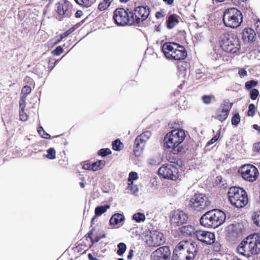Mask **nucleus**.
Returning a JSON list of instances; mask_svg holds the SVG:
<instances>
[{
  "instance_id": "nucleus-1",
  "label": "nucleus",
  "mask_w": 260,
  "mask_h": 260,
  "mask_svg": "<svg viewBox=\"0 0 260 260\" xmlns=\"http://www.w3.org/2000/svg\"><path fill=\"white\" fill-rule=\"evenodd\" d=\"M238 253L247 257L260 252V234H253L244 239L237 248Z\"/></svg>"
},
{
  "instance_id": "nucleus-2",
  "label": "nucleus",
  "mask_w": 260,
  "mask_h": 260,
  "mask_svg": "<svg viewBox=\"0 0 260 260\" xmlns=\"http://www.w3.org/2000/svg\"><path fill=\"white\" fill-rule=\"evenodd\" d=\"M225 214L219 209L211 210L205 213L200 218V223L205 227L217 228L224 223Z\"/></svg>"
},
{
  "instance_id": "nucleus-3",
  "label": "nucleus",
  "mask_w": 260,
  "mask_h": 260,
  "mask_svg": "<svg viewBox=\"0 0 260 260\" xmlns=\"http://www.w3.org/2000/svg\"><path fill=\"white\" fill-rule=\"evenodd\" d=\"M161 49L166 58L169 59L181 60L187 56L185 48L177 43H165Z\"/></svg>"
},
{
  "instance_id": "nucleus-4",
  "label": "nucleus",
  "mask_w": 260,
  "mask_h": 260,
  "mask_svg": "<svg viewBox=\"0 0 260 260\" xmlns=\"http://www.w3.org/2000/svg\"><path fill=\"white\" fill-rule=\"evenodd\" d=\"M228 196L231 205L237 208L244 207L248 202L246 192L239 187H231L228 190Z\"/></svg>"
},
{
  "instance_id": "nucleus-5",
  "label": "nucleus",
  "mask_w": 260,
  "mask_h": 260,
  "mask_svg": "<svg viewBox=\"0 0 260 260\" xmlns=\"http://www.w3.org/2000/svg\"><path fill=\"white\" fill-rule=\"evenodd\" d=\"M219 43L222 50L226 52L235 53L240 48L239 40L233 33H224L219 38Z\"/></svg>"
},
{
  "instance_id": "nucleus-6",
  "label": "nucleus",
  "mask_w": 260,
  "mask_h": 260,
  "mask_svg": "<svg viewBox=\"0 0 260 260\" xmlns=\"http://www.w3.org/2000/svg\"><path fill=\"white\" fill-rule=\"evenodd\" d=\"M223 21L226 27L237 28L243 21L242 13L235 8L227 9L223 15Z\"/></svg>"
},
{
  "instance_id": "nucleus-7",
  "label": "nucleus",
  "mask_w": 260,
  "mask_h": 260,
  "mask_svg": "<svg viewBox=\"0 0 260 260\" xmlns=\"http://www.w3.org/2000/svg\"><path fill=\"white\" fill-rule=\"evenodd\" d=\"M185 137L184 130L175 129L168 133L164 138V146L167 149H175L182 143Z\"/></svg>"
},
{
  "instance_id": "nucleus-8",
  "label": "nucleus",
  "mask_w": 260,
  "mask_h": 260,
  "mask_svg": "<svg viewBox=\"0 0 260 260\" xmlns=\"http://www.w3.org/2000/svg\"><path fill=\"white\" fill-rule=\"evenodd\" d=\"M192 191L191 188H189L187 191L188 196L190 195L191 197L189 203L190 208L194 210L200 211L210 205L211 203L206 196L199 193H194L192 194Z\"/></svg>"
},
{
  "instance_id": "nucleus-9",
  "label": "nucleus",
  "mask_w": 260,
  "mask_h": 260,
  "mask_svg": "<svg viewBox=\"0 0 260 260\" xmlns=\"http://www.w3.org/2000/svg\"><path fill=\"white\" fill-rule=\"evenodd\" d=\"M133 12L128 9L117 8L114 12L113 19L119 26L134 24Z\"/></svg>"
},
{
  "instance_id": "nucleus-10",
  "label": "nucleus",
  "mask_w": 260,
  "mask_h": 260,
  "mask_svg": "<svg viewBox=\"0 0 260 260\" xmlns=\"http://www.w3.org/2000/svg\"><path fill=\"white\" fill-rule=\"evenodd\" d=\"M177 251H182L185 259L193 260L198 250V247L196 242L189 241L180 242L176 246Z\"/></svg>"
},
{
  "instance_id": "nucleus-11",
  "label": "nucleus",
  "mask_w": 260,
  "mask_h": 260,
  "mask_svg": "<svg viewBox=\"0 0 260 260\" xmlns=\"http://www.w3.org/2000/svg\"><path fill=\"white\" fill-rule=\"evenodd\" d=\"M158 173L160 177L171 180H176L179 177L177 167L171 164L162 165L159 168Z\"/></svg>"
},
{
  "instance_id": "nucleus-12",
  "label": "nucleus",
  "mask_w": 260,
  "mask_h": 260,
  "mask_svg": "<svg viewBox=\"0 0 260 260\" xmlns=\"http://www.w3.org/2000/svg\"><path fill=\"white\" fill-rule=\"evenodd\" d=\"M240 173L244 180L250 182L255 181L259 175L257 169L250 164L243 166L241 168Z\"/></svg>"
},
{
  "instance_id": "nucleus-13",
  "label": "nucleus",
  "mask_w": 260,
  "mask_h": 260,
  "mask_svg": "<svg viewBox=\"0 0 260 260\" xmlns=\"http://www.w3.org/2000/svg\"><path fill=\"white\" fill-rule=\"evenodd\" d=\"M232 106L233 103L224 101L217 109L215 115L212 117L221 122L224 121L227 118Z\"/></svg>"
},
{
  "instance_id": "nucleus-14",
  "label": "nucleus",
  "mask_w": 260,
  "mask_h": 260,
  "mask_svg": "<svg viewBox=\"0 0 260 260\" xmlns=\"http://www.w3.org/2000/svg\"><path fill=\"white\" fill-rule=\"evenodd\" d=\"M145 242L149 246H158L165 242L164 235L157 231L150 232L149 236L145 237Z\"/></svg>"
},
{
  "instance_id": "nucleus-15",
  "label": "nucleus",
  "mask_w": 260,
  "mask_h": 260,
  "mask_svg": "<svg viewBox=\"0 0 260 260\" xmlns=\"http://www.w3.org/2000/svg\"><path fill=\"white\" fill-rule=\"evenodd\" d=\"M149 13V9L147 7L139 6L136 8L135 12H133L134 24H139L140 22L145 20Z\"/></svg>"
},
{
  "instance_id": "nucleus-16",
  "label": "nucleus",
  "mask_w": 260,
  "mask_h": 260,
  "mask_svg": "<svg viewBox=\"0 0 260 260\" xmlns=\"http://www.w3.org/2000/svg\"><path fill=\"white\" fill-rule=\"evenodd\" d=\"M171 254L168 246H161L152 253L151 257L152 260H170Z\"/></svg>"
},
{
  "instance_id": "nucleus-17",
  "label": "nucleus",
  "mask_w": 260,
  "mask_h": 260,
  "mask_svg": "<svg viewBox=\"0 0 260 260\" xmlns=\"http://www.w3.org/2000/svg\"><path fill=\"white\" fill-rule=\"evenodd\" d=\"M72 6L71 3L67 0L59 2L57 4L56 12L59 15L70 17L72 15Z\"/></svg>"
},
{
  "instance_id": "nucleus-18",
  "label": "nucleus",
  "mask_w": 260,
  "mask_h": 260,
  "mask_svg": "<svg viewBox=\"0 0 260 260\" xmlns=\"http://www.w3.org/2000/svg\"><path fill=\"white\" fill-rule=\"evenodd\" d=\"M196 238L199 241L206 244L214 243L215 239V235L213 233L202 230L196 232Z\"/></svg>"
},
{
  "instance_id": "nucleus-19",
  "label": "nucleus",
  "mask_w": 260,
  "mask_h": 260,
  "mask_svg": "<svg viewBox=\"0 0 260 260\" xmlns=\"http://www.w3.org/2000/svg\"><path fill=\"white\" fill-rule=\"evenodd\" d=\"M188 216L186 213L180 210L173 212L171 217V224L174 226H178L179 224H183L187 221Z\"/></svg>"
},
{
  "instance_id": "nucleus-20",
  "label": "nucleus",
  "mask_w": 260,
  "mask_h": 260,
  "mask_svg": "<svg viewBox=\"0 0 260 260\" xmlns=\"http://www.w3.org/2000/svg\"><path fill=\"white\" fill-rule=\"evenodd\" d=\"M255 37V32L254 30L250 28H245L242 34V38L245 42L253 41Z\"/></svg>"
},
{
  "instance_id": "nucleus-21",
  "label": "nucleus",
  "mask_w": 260,
  "mask_h": 260,
  "mask_svg": "<svg viewBox=\"0 0 260 260\" xmlns=\"http://www.w3.org/2000/svg\"><path fill=\"white\" fill-rule=\"evenodd\" d=\"M198 230H196L192 225H185L181 228V233L186 236H189L192 237H196V232Z\"/></svg>"
},
{
  "instance_id": "nucleus-22",
  "label": "nucleus",
  "mask_w": 260,
  "mask_h": 260,
  "mask_svg": "<svg viewBox=\"0 0 260 260\" xmlns=\"http://www.w3.org/2000/svg\"><path fill=\"white\" fill-rule=\"evenodd\" d=\"M124 216L122 214L120 213H116L114 214L110 219V223L111 225H117L121 222L124 220Z\"/></svg>"
},
{
  "instance_id": "nucleus-23",
  "label": "nucleus",
  "mask_w": 260,
  "mask_h": 260,
  "mask_svg": "<svg viewBox=\"0 0 260 260\" xmlns=\"http://www.w3.org/2000/svg\"><path fill=\"white\" fill-rule=\"evenodd\" d=\"M147 140H144L143 138H141L138 136L135 140V145L137 148V150H135V151H139L140 150H142Z\"/></svg>"
},
{
  "instance_id": "nucleus-24",
  "label": "nucleus",
  "mask_w": 260,
  "mask_h": 260,
  "mask_svg": "<svg viewBox=\"0 0 260 260\" xmlns=\"http://www.w3.org/2000/svg\"><path fill=\"white\" fill-rule=\"evenodd\" d=\"M179 21L177 19V16L176 15H171L169 16L167 21L168 28L171 29L173 28Z\"/></svg>"
},
{
  "instance_id": "nucleus-25",
  "label": "nucleus",
  "mask_w": 260,
  "mask_h": 260,
  "mask_svg": "<svg viewBox=\"0 0 260 260\" xmlns=\"http://www.w3.org/2000/svg\"><path fill=\"white\" fill-rule=\"evenodd\" d=\"M184 255V254L182 252V251H177L176 247L173 252L172 260H184V259H185V257L184 256V255Z\"/></svg>"
},
{
  "instance_id": "nucleus-26",
  "label": "nucleus",
  "mask_w": 260,
  "mask_h": 260,
  "mask_svg": "<svg viewBox=\"0 0 260 260\" xmlns=\"http://www.w3.org/2000/svg\"><path fill=\"white\" fill-rule=\"evenodd\" d=\"M110 208L109 205L98 206L95 209V216H100Z\"/></svg>"
},
{
  "instance_id": "nucleus-27",
  "label": "nucleus",
  "mask_w": 260,
  "mask_h": 260,
  "mask_svg": "<svg viewBox=\"0 0 260 260\" xmlns=\"http://www.w3.org/2000/svg\"><path fill=\"white\" fill-rule=\"evenodd\" d=\"M105 165V161L104 160H100L92 163V170L96 171L98 170L102 169Z\"/></svg>"
},
{
  "instance_id": "nucleus-28",
  "label": "nucleus",
  "mask_w": 260,
  "mask_h": 260,
  "mask_svg": "<svg viewBox=\"0 0 260 260\" xmlns=\"http://www.w3.org/2000/svg\"><path fill=\"white\" fill-rule=\"evenodd\" d=\"M252 219L255 225L260 227V211H255L253 213Z\"/></svg>"
},
{
  "instance_id": "nucleus-29",
  "label": "nucleus",
  "mask_w": 260,
  "mask_h": 260,
  "mask_svg": "<svg viewBox=\"0 0 260 260\" xmlns=\"http://www.w3.org/2000/svg\"><path fill=\"white\" fill-rule=\"evenodd\" d=\"M133 219L137 222L144 221L145 220V216L142 213H137L133 215Z\"/></svg>"
},
{
  "instance_id": "nucleus-30",
  "label": "nucleus",
  "mask_w": 260,
  "mask_h": 260,
  "mask_svg": "<svg viewBox=\"0 0 260 260\" xmlns=\"http://www.w3.org/2000/svg\"><path fill=\"white\" fill-rule=\"evenodd\" d=\"M46 157L49 159H54L56 157V151L53 148H50L47 150Z\"/></svg>"
},
{
  "instance_id": "nucleus-31",
  "label": "nucleus",
  "mask_w": 260,
  "mask_h": 260,
  "mask_svg": "<svg viewBox=\"0 0 260 260\" xmlns=\"http://www.w3.org/2000/svg\"><path fill=\"white\" fill-rule=\"evenodd\" d=\"M117 247L118 249L117 251V253L120 256L122 255L126 249L125 244L124 243H120L118 244Z\"/></svg>"
},
{
  "instance_id": "nucleus-32",
  "label": "nucleus",
  "mask_w": 260,
  "mask_h": 260,
  "mask_svg": "<svg viewBox=\"0 0 260 260\" xmlns=\"http://www.w3.org/2000/svg\"><path fill=\"white\" fill-rule=\"evenodd\" d=\"M77 4L79 5L84 6L86 8L89 7L92 4L90 0H74Z\"/></svg>"
},
{
  "instance_id": "nucleus-33",
  "label": "nucleus",
  "mask_w": 260,
  "mask_h": 260,
  "mask_svg": "<svg viewBox=\"0 0 260 260\" xmlns=\"http://www.w3.org/2000/svg\"><path fill=\"white\" fill-rule=\"evenodd\" d=\"M110 6L108 4V3H107L105 0H103L99 4L98 9L100 11H103L106 10Z\"/></svg>"
},
{
  "instance_id": "nucleus-34",
  "label": "nucleus",
  "mask_w": 260,
  "mask_h": 260,
  "mask_svg": "<svg viewBox=\"0 0 260 260\" xmlns=\"http://www.w3.org/2000/svg\"><path fill=\"white\" fill-rule=\"evenodd\" d=\"M38 132L41 136L45 139H50V136L47 134L43 129L42 127H39L38 128Z\"/></svg>"
},
{
  "instance_id": "nucleus-35",
  "label": "nucleus",
  "mask_w": 260,
  "mask_h": 260,
  "mask_svg": "<svg viewBox=\"0 0 260 260\" xmlns=\"http://www.w3.org/2000/svg\"><path fill=\"white\" fill-rule=\"evenodd\" d=\"M122 145V144L121 143L120 140H115L112 144L113 149L116 151L120 150L121 148V146Z\"/></svg>"
},
{
  "instance_id": "nucleus-36",
  "label": "nucleus",
  "mask_w": 260,
  "mask_h": 260,
  "mask_svg": "<svg viewBox=\"0 0 260 260\" xmlns=\"http://www.w3.org/2000/svg\"><path fill=\"white\" fill-rule=\"evenodd\" d=\"M111 153V151L109 148L101 149L98 151V154L102 157H105Z\"/></svg>"
},
{
  "instance_id": "nucleus-37",
  "label": "nucleus",
  "mask_w": 260,
  "mask_h": 260,
  "mask_svg": "<svg viewBox=\"0 0 260 260\" xmlns=\"http://www.w3.org/2000/svg\"><path fill=\"white\" fill-rule=\"evenodd\" d=\"M213 99H214V96L213 95H205L202 97V101L205 104H210Z\"/></svg>"
},
{
  "instance_id": "nucleus-38",
  "label": "nucleus",
  "mask_w": 260,
  "mask_h": 260,
  "mask_svg": "<svg viewBox=\"0 0 260 260\" xmlns=\"http://www.w3.org/2000/svg\"><path fill=\"white\" fill-rule=\"evenodd\" d=\"M258 82L254 80H250L249 81H247L245 83V87L247 89H249L252 88L253 87H255L257 85Z\"/></svg>"
},
{
  "instance_id": "nucleus-39",
  "label": "nucleus",
  "mask_w": 260,
  "mask_h": 260,
  "mask_svg": "<svg viewBox=\"0 0 260 260\" xmlns=\"http://www.w3.org/2000/svg\"><path fill=\"white\" fill-rule=\"evenodd\" d=\"M127 188L130 190L132 193L135 194L138 191V187L137 185H135L133 183V182H131V183L128 184V186Z\"/></svg>"
},
{
  "instance_id": "nucleus-40",
  "label": "nucleus",
  "mask_w": 260,
  "mask_h": 260,
  "mask_svg": "<svg viewBox=\"0 0 260 260\" xmlns=\"http://www.w3.org/2000/svg\"><path fill=\"white\" fill-rule=\"evenodd\" d=\"M31 89L29 86H24L22 89L21 92L23 94V96H26L31 92Z\"/></svg>"
},
{
  "instance_id": "nucleus-41",
  "label": "nucleus",
  "mask_w": 260,
  "mask_h": 260,
  "mask_svg": "<svg viewBox=\"0 0 260 260\" xmlns=\"http://www.w3.org/2000/svg\"><path fill=\"white\" fill-rule=\"evenodd\" d=\"M240 121L239 114L237 113L234 115L232 119V123L233 125H237Z\"/></svg>"
},
{
  "instance_id": "nucleus-42",
  "label": "nucleus",
  "mask_w": 260,
  "mask_h": 260,
  "mask_svg": "<svg viewBox=\"0 0 260 260\" xmlns=\"http://www.w3.org/2000/svg\"><path fill=\"white\" fill-rule=\"evenodd\" d=\"M138 178V174L135 172H131L129 174L128 181L129 182H133V181L137 179Z\"/></svg>"
},
{
  "instance_id": "nucleus-43",
  "label": "nucleus",
  "mask_w": 260,
  "mask_h": 260,
  "mask_svg": "<svg viewBox=\"0 0 260 260\" xmlns=\"http://www.w3.org/2000/svg\"><path fill=\"white\" fill-rule=\"evenodd\" d=\"M255 106L253 104H250L248 107L247 114L249 116H253L255 113Z\"/></svg>"
},
{
  "instance_id": "nucleus-44",
  "label": "nucleus",
  "mask_w": 260,
  "mask_h": 260,
  "mask_svg": "<svg viewBox=\"0 0 260 260\" xmlns=\"http://www.w3.org/2000/svg\"><path fill=\"white\" fill-rule=\"evenodd\" d=\"M258 93H259V92L257 89H252L250 91V98L253 100H255L257 98V97L258 95Z\"/></svg>"
},
{
  "instance_id": "nucleus-45",
  "label": "nucleus",
  "mask_w": 260,
  "mask_h": 260,
  "mask_svg": "<svg viewBox=\"0 0 260 260\" xmlns=\"http://www.w3.org/2000/svg\"><path fill=\"white\" fill-rule=\"evenodd\" d=\"M151 136V134L149 131H146L138 136L139 137L141 138H143L144 140H148L150 136Z\"/></svg>"
},
{
  "instance_id": "nucleus-46",
  "label": "nucleus",
  "mask_w": 260,
  "mask_h": 260,
  "mask_svg": "<svg viewBox=\"0 0 260 260\" xmlns=\"http://www.w3.org/2000/svg\"><path fill=\"white\" fill-rule=\"evenodd\" d=\"M63 50L62 48L60 46H59L52 51V53L54 55H59L62 53Z\"/></svg>"
},
{
  "instance_id": "nucleus-47",
  "label": "nucleus",
  "mask_w": 260,
  "mask_h": 260,
  "mask_svg": "<svg viewBox=\"0 0 260 260\" xmlns=\"http://www.w3.org/2000/svg\"><path fill=\"white\" fill-rule=\"evenodd\" d=\"M25 96H22L19 102V107L20 110H24V108L25 107Z\"/></svg>"
},
{
  "instance_id": "nucleus-48",
  "label": "nucleus",
  "mask_w": 260,
  "mask_h": 260,
  "mask_svg": "<svg viewBox=\"0 0 260 260\" xmlns=\"http://www.w3.org/2000/svg\"><path fill=\"white\" fill-rule=\"evenodd\" d=\"M20 119L21 120L25 121L27 119V115L24 112V110H20L19 111Z\"/></svg>"
},
{
  "instance_id": "nucleus-49",
  "label": "nucleus",
  "mask_w": 260,
  "mask_h": 260,
  "mask_svg": "<svg viewBox=\"0 0 260 260\" xmlns=\"http://www.w3.org/2000/svg\"><path fill=\"white\" fill-rule=\"evenodd\" d=\"M220 134V132L219 131L218 133L208 142L207 145H209L216 142L219 138Z\"/></svg>"
},
{
  "instance_id": "nucleus-50",
  "label": "nucleus",
  "mask_w": 260,
  "mask_h": 260,
  "mask_svg": "<svg viewBox=\"0 0 260 260\" xmlns=\"http://www.w3.org/2000/svg\"><path fill=\"white\" fill-rule=\"evenodd\" d=\"M105 237V234H100L99 235H97L93 237V241H92V244L94 243L98 242L102 238H104Z\"/></svg>"
},
{
  "instance_id": "nucleus-51",
  "label": "nucleus",
  "mask_w": 260,
  "mask_h": 260,
  "mask_svg": "<svg viewBox=\"0 0 260 260\" xmlns=\"http://www.w3.org/2000/svg\"><path fill=\"white\" fill-rule=\"evenodd\" d=\"M188 64L186 62H181L180 64L178 65V68L180 70H185Z\"/></svg>"
},
{
  "instance_id": "nucleus-52",
  "label": "nucleus",
  "mask_w": 260,
  "mask_h": 260,
  "mask_svg": "<svg viewBox=\"0 0 260 260\" xmlns=\"http://www.w3.org/2000/svg\"><path fill=\"white\" fill-rule=\"evenodd\" d=\"M238 74L241 78L244 77L247 75V71L244 69H240L239 70Z\"/></svg>"
},
{
  "instance_id": "nucleus-53",
  "label": "nucleus",
  "mask_w": 260,
  "mask_h": 260,
  "mask_svg": "<svg viewBox=\"0 0 260 260\" xmlns=\"http://www.w3.org/2000/svg\"><path fill=\"white\" fill-rule=\"evenodd\" d=\"M70 33H71V31L68 30V31H67L66 32H65L64 33L61 34L60 35L59 39L58 40V41H57V42L56 43H58L60 41H61L63 38H66V37H67Z\"/></svg>"
},
{
  "instance_id": "nucleus-54",
  "label": "nucleus",
  "mask_w": 260,
  "mask_h": 260,
  "mask_svg": "<svg viewBox=\"0 0 260 260\" xmlns=\"http://www.w3.org/2000/svg\"><path fill=\"white\" fill-rule=\"evenodd\" d=\"M92 164H90L89 163H85L83 166V168L86 170H92Z\"/></svg>"
},
{
  "instance_id": "nucleus-55",
  "label": "nucleus",
  "mask_w": 260,
  "mask_h": 260,
  "mask_svg": "<svg viewBox=\"0 0 260 260\" xmlns=\"http://www.w3.org/2000/svg\"><path fill=\"white\" fill-rule=\"evenodd\" d=\"M254 148L257 152L260 153V142L254 144Z\"/></svg>"
},
{
  "instance_id": "nucleus-56",
  "label": "nucleus",
  "mask_w": 260,
  "mask_h": 260,
  "mask_svg": "<svg viewBox=\"0 0 260 260\" xmlns=\"http://www.w3.org/2000/svg\"><path fill=\"white\" fill-rule=\"evenodd\" d=\"M83 15V12L81 10H78L75 13V17L76 18H80Z\"/></svg>"
},
{
  "instance_id": "nucleus-57",
  "label": "nucleus",
  "mask_w": 260,
  "mask_h": 260,
  "mask_svg": "<svg viewBox=\"0 0 260 260\" xmlns=\"http://www.w3.org/2000/svg\"><path fill=\"white\" fill-rule=\"evenodd\" d=\"M134 256V251L133 250L131 249L129 250L128 254L127 255V259H131Z\"/></svg>"
},
{
  "instance_id": "nucleus-58",
  "label": "nucleus",
  "mask_w": 260,
  "mask_h": 260,
  "mask_svg": "<svg viewBox=\"0 0 260 260\" xmlns=\"http://www.w3.org/2000/svg\"><path fill=\"white\" fill-rule=\"evenodd\" d=\"M214 249L216 251H219L220 250V245L219 243H215Z\"/></svg>"
},
{
  "instance_id": "nucleus-59",
  "label": "nucleus",
  "mask_w": 260,
  "mask_h": 260,
  "mask_svg": "<svg viewBox=\"0 0 260 260\" xmlns=\"http://www.w3.org/2000/svg\"><path fill=\"white\" fill-rule=\"evenodd\" d=\"M110 6H114L116 4V0H105Z\"/></svg>"
},
{
  "instance_id": "nucleus-60",
  "label": "nucleus",
  "mask_w": 260,
  "mask_h": 260,
  "mask_svg": "<svg viewBox=\"0 0 260 260\" xmlns=\"http://www.w3.org/2000/svg\"><path fill=\"white\" fill-rule=\"evenodd\" d=\"M88 257L89 260H99L98 258L94 257L91 253L88 254Z\"/></svg>"
},
{
  "instance_id": "nucleus-61",
  "label": "nucleus",
  "mask_w": 260,
  "mask_h": 260,
  "mask_svg": "<svg viewBox=\"0 0 260 260\" xmlns=\"http://www.w3.org/2000/svg\"><path fill=\"white\" fill-rule=\"evenodd\" d=\"M155 16L157 18H160L164 16L160 12H157L155 14Z\"/></svg>"
},
{
  "instance_id": "nucleus-62",
  "label": "nucleus",
  "mask_w": 260,
  "mask_h": 260,
  "mask_svg": "<svg viewBox=\"0 0 260 260\" xmlns=\"http://www.w3.org/2000/svg\"><path fill=\"white\" fill-rule=\"evenodd\" d=\"M88 237L90 239L91 242H92L93 237H92V231H90L88 233Z\"/></svg>"
},
{
  "instance_id": "nucleus-63",
  "label": "nucleus",
  "mask_w": 260,
  "mask_h": 260,
  "mask_svg": "<svg viewBox=\"0 0 260 260\" xmlns=\"http://www.w3.org/2000/svg\"><path fill=\"white\" fill-rule=\"evenodd\" d=\"M253 128L256 130H257L258 133L260 134V127L257 124L253 125Z\"/></svg>"
},
{
  "instance_id": "nucleus-64",
  "label": "nucleus",
  "mask_w": 260,
  "mask_h": 260,
  "mask_svg": "<svg viewBox=\"0 0 260 260\" xmlns=\"http://www.w3.org/2000/svg\"><path fill=\"white\" fill-rule=\"evenodd\" d=\"M256 30L257 33L258 34V35L260 38V26H259L258 25H257Z\"/></svg>"
}]
</instances>
